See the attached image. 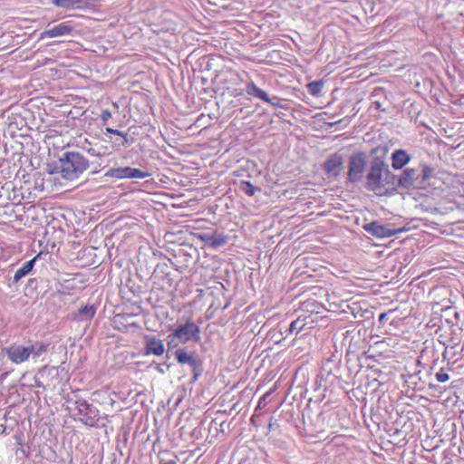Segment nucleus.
<instances>
[{"mask_svg": "<svg viewBox=\"0 0 464 464\" xmlns=\"http://www.w3.org/2000/svg\"><path fill=\"white\" fill-rule=\"evenodd\" d=\"M436 379L439 382H446L450 379V376L447 372L440 371L436 373Z\"/></svg>", "mask_w": 464, "mask_h": 464, "instance_id": "26", "label": "nucleus"}, {"mask_svg": "<svg viewBox=\"0 0 464 464\" xmlns=\"http://www.w3.org/2000/svg\"><path fill=\"white\" fill-rule=\"evenodd\" d=\"M96 309L93 305H85L78 310V313L74 314V319L79 321H89L95 314Z\"/></svg>", "mask_w": 464, "mask_h": 464, "instance_id": "17", "label": "nucleus"}, {"mask_svg": "<svg viewBox=\"0 0 464 464\" xmlns=\"http://www.w3.org/2000/svg\"><path fill=\"white\" fill-rule=\"evenodd\" d=\"M89 152L92 155V156H98V157H102V156H105L107 154V148H100L98 150H95V149H90L89 150Z\"/></svg>", "mask_w": 464, "mask_h": 464, "instance_id": "25", "label": "nucleus"}, {"mask_svg": "<svg viewBox=\"0 0 464 464\" xmlns=\"http://www.w3.org/2000/svg\"><path fill=\"white\" fill-rule=\"evenodd\" d=\"M308 90L311 94L315 95L320 92L322 89V83L318 82H314L308 84Z\"/></svg>", "mask_w": 464, "mask_h": 464, "instance_id": "24", "label": "nucleus"}, {"mask_svg": "<svg viewBox=\"0 0 464 464\" xmlns=\"http://www.w3.org/2000/svg\"><path fill=\"white\" fill-rule=\"evenodd\" d=\"M130 179H145L150 174L147 171H143L140 169L130 168Z\"/></svg>", "mask_w": 464, "mask_h": 464, "instance_id": "23", "label": "nucleus"}, {"mask_svg": "<svg viewBox=\"0 0 464 464\" xmlns=\"http://www.w3.org/2000/svg\"><path fill=\"white\" fill-rule=\"evenodd\" d=\"M418 178L417 170L414 169H405L399 179H397V185L408 188L411 187L414 180Z\"/></svg>", "mask_w": 464, "mask_h": 464, "instance_id": "12", "label": "nucleus"}, {"mask_svg": "<svg viewBox=\"0 0 464 464\" xmlns=\"http://www.w3.org/2000/svg\"><path fill=\"white\" fill-rule=\"evenodd\" d=\"M105 130L107 133L115 134V135H119V136L123 135V131H121V130L110 128V127H107L105 129Z\"/></svg>", "mask_w": 464, "mask_h": 464, "instance_id": "28", "label": "nucleus"}, {"mask_svg": "<svg viewBox=\"0 0 464 464\" xmlns=\"http://www.w3.org/2000/svg\"><path fill=\"white\" fill-rule=\"evenodd\" d=\"M121 137L123 138V141H122V145L123 146H127L129 144V137H128V134L123 132V135H121Z\"/></svg>", "mask_w": 464, "mask_h": 464, "instance_id": "30", "label": "nucleus"}, {"mask_svg": "<svg viewBox=\"0 0 464 464\" xmlns=\"http://www.w3.org/2000/svg\"><path fill=\"white\" fill-rule=\"evenodd\" d=\"M410 160L411 157L404 150H396L392 154V166L394 169H402Z\"/></svg>", "mask_w": 464, "mask_h": 464, "instance_id": "11", "label": "nucleus"}, {"mask_svg": "<svg viewBox=\"0 0 464 464\" xmlns=\"http://www.w3.org/2000/svg\"><path fill=\"white\" fill-rule=\"evenodd\" d=\"M111 117V111H109L108 110L102 111V112L101 114V119L103 121H107Z\"/></svg>", "mask_w": 464, "mask_h": 464, "instance_id": "27", "label": "nucleus"}, {"mask_svg": "<svg viewBox=\"0 0 464 464\" xmlns=\"http://www.w3.org/2000/svg\"><path fill=\"white\" fill-rule=\"evenodd\" d=\"M386 315H387V314H385V313L381 314L379 315V321L382 322L385 319Z\"/></svg>", "mask_w": 464, "mask_h": 464, "instance_id": "32", "label": "nucleus"}, {"mask_svg": "<svg viewBox=\"0 0 464 464\" xmlns=\"http://www.w3.org/2000/svg\"><path fill=\"white\" fill-rule=\"evenodd\" d=\"M28 346L30 350V354L35 362L43 353H46L48 348L47 344L39 342L34 344H30Z\"/></svg>", "mask_w": 464, "mask_h": 464, "instance_id": "18", "label": "nucleus"}, {"mask_svg": "<svg viewBox=\"0 0 464 464\" xmlns=\"http://www.w3.org/2000/svg\"><path fill=\"white\" fill-rule=\"evenodd\" d=\"M8 360L13 363L20 364L27 362L31 356L29 346L12 344L4 349Z\"/></svg>", "mask_w": 464, "mask_h": 464, "instance_id": "6", "label": "nucleus"}, {"mask_svg": "<svg viewBox=\"0 0 464 464\" xmlns=\"http://www.w3.org/2000/svg\"><path fill=\"white\" fill-rule=\"evenodd\" d=\"M175 358L179 363L188 364L191 368L193 373L191 382H196L203 372L201 360L183 348H179L175 352Z\"/></svg>", "mask_w": 464, "mask_h": 464, "instance_id": "5", "label": "nucleus"}, {"mask_svg": "<svg viewBox=\"0 0 464 464\" xmlns=\"http://www.w3.org/2000/svg\"><path fill=\"white\" fill-rule=\"evenodd\" d=\"M73 27L70 22H63L40 34V40L70 35Z\"/></svg>", "mask_w": 464, "mask_h": 464, "instance_id": "9", "label": "nucleus"}, {"mask_svg": "<svg viewBox=\"0 0 464 464\" xmlns=\"http://www.w3.org/2000/svg\"><path fill=\"white\" fill-rule=\"evenodd\" d=\"M146 350L148 353H153L160 356L164 353L165 348L161 340L151 338L147 343Z\"/></svg>", "mask_w": 464, "mask_h": 464, "instance_id": "14", "label": "nucleus"}, {"mask_svg": "<svg viewBox=\"0 0 464 464\" xmlns=\"http://www.w3.org/2000/svg\"><path fill=\"white\" fill-rule=\"evenodd\" d=\"M130 167L111 169L106 173V176L117 179H130Z\"/></svg>", "mask_w": 464, "mask_h": 464, "instance_id": "19", "label": "nucleus"}, {"mask_svg": "<svg viewBox=\"0 0 464 464\" xmlns=\"http://www.w3.org/2000/svg\"><path fill=\"white\" fill-rule=\"evenodd\" d=\"M169 344H173L175 340L181 343H187L189 341L198 342L200 340V328L193 321L187 320L185 324H179L171 334L168 336Z\"/></svg>", "mask_w": 464, "mask_h": 464, "instance_id": "3", "label": "nucleus"}, {"mask_svg": "<svg viewBox=\"0 0 464 464\" xmlns=\"http://www.w3.org/2000/svg\"><path fill=\"white\" fill-rule=\"evenodd\" d=\"M397 185V177L391 172L387 162L380 158H374L365 176V188L377 196L391 194Z\"/></svg>", "mask_w": 464, "mask_h": 464, "instance_id": "1", "label": "nucleus"}, {"mask_svg": "<svg viewBox=\"0 0 464 464\" xmlns=\"http://www.w3.org/2000/svg\"><path fill=\"white\" fill-rule=\"evenodd\" d=\"M89 168V160L81 153L67 151L60 158L57 172L65 179L74 180Z\"/></svg>", "mask_w": 464, "mask_h": 464, "instance_id": "2", "label": "nucleus"}, {"mask_svg": "<svg viewBox=\"0 0 464 464\" xmlns=\"http://www.w3.org/2000/svg\"><path fill=\"white\" fill-rule=\"evenodd\" d=\"M363 228L368 233L381 238H387L396 235L399 232L403 231L402 228L400 229H392L387 226H384L379 222H372L364 225Z\"/></svg>", "mask_w": 464, "mask_h": 464, "instance_id": "7", "label": "nucleus"}, {"mask_svg": "<svg viewBox=\"0 0 464 464\" xmlns=\"http://www.w3.org/2000/svg\"><path fill=\"white\" fill-rule=\"evenodd\" d=\"M35 260H36V257H34L33 259L23 264V266L19 269H17L16 272L14 273L13 282L18 283L24 276L28 275L32 271L34 265L35 263Z\"/></svg>", "mask_w": 464, "mask_h": 464, "instance_id": "15", "label": "nucleus"}, {"mask_svg": "<svg viewBox=\"0 0 464 464\" xmlns=\"http://www.w3.org/2000/svg\"><path fill=\"white\" fill-rule=\"evenodd\" d=\"M240 189L246 193V195L252 197L256 194V191L258 190L255 186H253L250 181L243 180L240 182L239 186Z\"/></svg>", "mask_w": 464, "mask_h": 464, "instance_id": "20", "label": "nucleus"}, {"mask_svg": "<svg viewBox=\"0 0 464 464\" xmlns=\"http://www.w3.org/2000/svg\"><path fill=\"white\" fill-rule=\"evenodd\" d=\"M246 92L248 95L258 98L266 102H272V100L267 95V93L265 91L258 88L253 82H250L246 84Z\"/></svg>", "mask_w": 464, "mask_h": 464, "instance_id": "13", "label": "nucleus"}, {"mask_svg": "<svg viewBox=\"0 0 464 464\" xmlns=\"http://www.w3.org/2000/svg\"><path fill=\"white\" fill-rule=\"evenodd\" d=\"M367 165L366 156L363 152L353 154L349 159L348 180L357 183L362 180Z\"/></svg>", "mask_w": 464, "mask_h": 464, "instance_id": "4", "label": "nucleus"}, {"mask_svg": "<svg viewBox=\"0 0 464 464\" xmlns=\"http://www.w3.org/2000/svg\"><path fill=\"white\" fill-rule=\"evenodd\" d=\"M77 410L82 415H88L91 411V405L84 400L76 401Z\"/></svg>", "mask_w": 464, "mask_h": 464, "instance_id": "21", "label": "nucleus"}, {"mask_svg": "<svg viewBox=\"0 0 464 464\" xmlns=\"http://www.w3.org/2000/svg\"><path fill=\"white\" fill-rule=\"evenodd\" d=\"M272 100V102H268L269 104L273 105L274 107H280L279 99L277 97L270 98Z\"/></svg>", "mask_w": 464, "mask_h": 464, "instance_id": "29", "label": "nucleus"}, {"mask_svg": "<svg viewBox=\"0 0 464 464\" xmlns=\"http://www.w3.org/2000/svg\"><path fill=\"white\" fill-rule=\"evenodd\" d=\"M158 371H159L160 372H161V373H163V372H164L163 369H162V368H160V367H158Z\"/></svg>", "mask_w": 464, "mask_h": 464, "instance_id": "34", "label": "nucleus"}, {"mask_svg": "<svg viewBox=\"0 0 464 464\" xmlns=\"http://www.w3.org/2000/svg\"><path fill=\"white\" fill-rule=\"evenodd\" d=\"M343 169L342 155L334 153L331 155L324 164V170L329 178H336Z\"/></svg>", "mask_w": 464, "mask_h": 464, "instance_id": "8", "label": "nucleus"}, {"mask_svg": "<svg viewBox=\"0 0 464 464\" xmlns=\"http://www.w3.org/2000/svg\"><path fill=\"white\" fill-rule=\"evenodd\" d=\"M35 386H36V387H39V388H40V387H43V388H44V387H45V386L44 385L43 382H41V381H40V380H38V379H35Z\"/></svg>", "mask_w": 464, "mask_h": 464, "instance_id": "31", "label": "nucleus"}, {"mask_svg": "<svg viewBox=\"0 0 464 464\" xmlns=\"http://www.w3.org/2000/svg\"><path fill=\"white\" fill-rule=\"evenodd\" d=\"M39 375L41 378H44L45 375L51 377V380L47 382L46 386L52 389L55 388L56 382H54L53 380L58 379L59 376L57 368L44 366L40 370Z\"/></svg>", "mask_w": 464, "mask_h": 464, "instance_id": "16", "label": "nucleus"}, {"mask_svg": "<svg viewBox=\"0 0 464 464\" xmlns=\"http://www.w3.org/2000/svg\"><path fill=\"white\" fill-rule=\"evenodd\" d=\"M163 464H177V461L175 459H170V460L164 462Z\"/></svg>", "mask_w": 464, "mask_h": 464, "instance_id": "33", "label": "nucleus"}, {"mask_svg": "<svg viewBox=\"0 0 464 464\" xmlns=\"http://www.w3.org/2000/svg\"><path fill=\"white\" fill-rule=\"evenodd\" d=\"M52 4L65 10H75L85 8L88 5V0H53Z\"/></svg>", "mask_w": 464, "mask_h": 464, "instance_id": "10", "label": "nucleus"}, {"mask_svg": "<svg viewBox=\"0 0 464 464\" xmlns=\"http://www.w3.org/2000/svg\"><path fill=\"white\" fill-rule=\"evenodd\" d=\"M304 326V320H301L300 318H298L290 324L289 332L290 333L295 332L296 334H298L303 330Z\"/></svg>", "mask_w": 464, "mask_h": 464, "instance_id": "22", "label": "nucleus"}]
</instances>
